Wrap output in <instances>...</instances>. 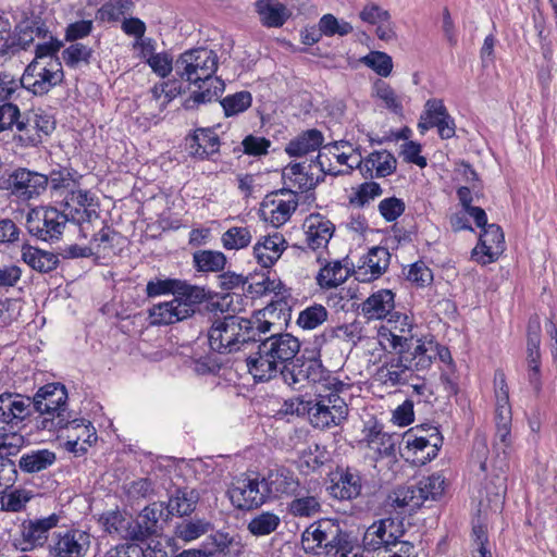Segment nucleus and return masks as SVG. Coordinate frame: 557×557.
I'll return each instance as SVG.
<instances>
[{
  "mask_svg": "<svg viewBox=\"0 0 557 557\" xmlns=\"http://www.w3.org/2000/svg\"><path fill=\"white\" fill-rule=\"evenodd\" d=\"M218 69V55L213 50L207 48L190 49L182 53L174 63L177 76L190 84L205 88L202 91L194 92L186 100L187 109L194 104L205 103L218 97L224 90V83L213 74Z\"/></svg>",
  "mask_w": 557,
  "mask_h": 557,
  "instance_id": "obj_1",
  "label": "nucleus"
},
{
  "mask_svg": "<svg viewBox=\"0 0 557 557\" xmlns=\"http://www.w3.org/2000/svg\"><path fill=\"white\" fill-rule=\"evenodd\" d=\"M396 354L386 357L377 369L379 380L388 386L408 383L414 372L429 369L436 356V347L432 341L417 339L413 349H389Z\"/></svg>",
  "mask_w": 557,
  "mask_h": 557,
  "instance_id": "obj_2",
  "label": "nucleus"
},
{
  "mask_svg": "<svg viewBox=\"0 0 557 557\" xmlns=\"http://www.w3.org/2000/svg\"><path fill=\"white\" fill-rule=\"evenodd\" d=\"M206 299L202 287L182 284L174 289L170 300L153 305L149 318L153 325H170L193 317L198 306Z\"/></svg>",
  "mask_w": 557,
  "mask_h": 557,
  "instance_id": "obj_3",
  "label": "nucleus"
},
{
  "mask_svg": "<svg viewBox=\"0 0 557 557\" xmlns=\"http://www.w3.org/2000/svg\"><path fill=\"white\" fill-rule=\"evenodd\" d=\"M314 399L307 403V413L310 423L318 429L338 425L347 418L348 406L341 396L346 385L339 381L322 384Z\"/></svg>",
  "mask_w": 557,
  "mask_h": 557,
  "instance_id": "obj_4",
  "label": "nucleus"
},
{
  "mask_svg": "<svg viewBox=\"0 0 557 557\" xmlns=\"http://www.w3.org/2000/svg\"><path fill=\"white\" fill-rule=\"evenodd\" d=\"M211 349L220 354H231L248 342H256L252 322L239 315L228 314L212 322L208 332Z\"/></svg>",
  "mask_w": 557,
  "mask_h": 557,
  "instance_id": "obj_5",
  "label": "nucleus"
},
{
  "mask_svg": "<svg viewBox=\"0 0 557 557\" xmlns=\"http://www.w3.org/2000/svg\"><path fill=\"white\" fill-rule=\"evenodd\" d=\"M64 77L59 59L33 60L25 69L21 85L34 95H45L62 83Z\"/></svg>",
  "mask_w": 557,
  "mask_h": 557,
  "instance_id": "obj_6",
  "label": "nucleus"
},
{
  "mask_svg": "<svg viewBox=\"0 0 557 557\" xmlns=\"http://www.w3.org/2000/svg\"><path fill=\"white\" fill-rule=\"evenodd\" d=\"M67 214L53 207H39L29 210L26 215V227L30 235L45 242L59 239L63 234Z\"/></svg>",
  "mask_w": 557,
  "mask_h": 557,
  "instance_id": "obj_7",
  "label": "nucleus"
},
{
  "mask_svg": "<svg viewBox=\"0 0 557 557\" xmlns=\"http://www.w3.org/2000/svg\"><path fill=\"white\" fill-rule=\"evenodd\" d=\"M347 535L348 533L342 531L337 521L324 519L305 530L301 536V544L307 552H314L321 548L329 555Z\"/></svg>",
  "mask_w": 557,
  "mask_h": 557,
  "instance_id": "obj_8",
  "label": "nucleus"
},
{
  "mask_svg": "<svg viewBox=\"0 0 557 557\" xmlns=\"http://www.w3.org/2000/svg\"><path fill=\"white\" fill-rule=\"evenodd\" d=\"M412 324L408 315L394 312L377 331L379 344L385 351L389 349H413Z\"/></svg>",
  "mask_w": 557,
  "mask_h": 557,
  "instance_id": "obj_9",
  "label": "nucleus"
},
{
  "mask_svg": "<svg viewBox=\"0 0 557 557\" xmlns=\"http://www.w3.org/2000/svg\"><path fill=\"white\" fill-rule=\"evenodd\" d=\"M298 207L297 194L282 189L268 195L261 203V214L265 221L278 227L285 224Z\"/></svg>",
  "mask_w": 557,
  "mask_h": 557,
  "instance_id": "obj_10",
  "label": "nucleus"
},
{
  "mask_svg": "<svg viewBox=\"0 0 557 557\" xmlns=\"http://www.w3.org/2000/svg\"><path fill=\"white\" fill-rule=\"evenodd\" d=\"M404 535L401 522L392 519H381L373 522L364 532L362 543L366 549L376 550L382 547L391 550L398 539Z\"/></svg>",
  "mask_w": 557,
  "mask_h": 557,
  "instance_id": "obj_11",
  "label": "nucleus"
},
{
  "mask_svg": "<svg viewBox=\"0 0 557 557\" xmlns=\"http://www.w3.org/2000/svg\"><path fill=\"white\" fill-rule=\"evenodd\" d=\"M232 503L240 509H252L261 506L268 495L265 480L243 478L237 480L230 491Z\"/></svg>",
  "mask_w": 557,
  "mask_h": 557,
  "instance_id": "obj_12",
  "label": "nucleus"
},
{
  "mask_svg": "<svg viewBox=\"0 0 557 557\" xmlns=\"http://www.w3.org/2000/svg\"><path fill=\"white\" fill-rule=\"evenodd\" d=\"M67 393L61 384H47L38 389L34 396L32 404L40 414H49L60 419L63 417L64 406L66 404Z\"/></svg>",
  "mask_w": 557,
  "mask_h": 557,
  "instance_id": "obj_13",
  "label": "nucleus"
},
{
  "mask_svg": "<svg viewBox=\"0 0 557 557\" xmlns=\"http://www.w3.org/2000/svg\"><path fill=\"white\" fill-rule=\"evenodd\" d=\"M284 382L294 389H300L307 383H320L323 376L322 366L317 360H306L302 362H290L281 369Z\"/></svg>",
  "mask_w": 557,
  "mask_h": 557,
  "instance_id": "obj_14",
  "label": "nucleus"
},
{
  "mask_svg": "<svg viewBox=\"0 0 557 557\" xmlns=\"http://www.w3.org/2000/svg\"><path fill=\"white\" fill-rule=\"evenodd\" d=\"M505 250V238L500 226L487 225L480 235L479 244L472 251V257L482 264L494 262Z\"/></svg>",
  "mask_w": 557,
  "mask_h": 557,
  "instance_id": "obj_15",
  "label": "nucleus"
},
{
  "mask_svg": "<svg viewBox=\"0 0 557 557\" xmlns=\"http://www.w3.org/2000/svg\"><path fill=\"white\" fill-rule=\"evenodd\" d=\"M261 343L263 354L265 356L270 354V357L274 358L278 367L282 366V368L289 366V361H293L300 349L299 341L287 333L272 334Z\"/></svg>",
  "mask_w": 557,
  "mask_h": 557,
  "instance_id": "obj_16",
  "label": "nucleus"
},
{
  "mask_svg": "<svg viewBox=\"0 0 557 557\" xmlns=\"http://www.w3.org/2000/svg\"><path fill=\"white\" fill-rule=\"evenodd\" d=\"M48 185V177L26 169L16 170L11 176L12 194L23 200H29L44 193Z\"/></svg>",
  "mask_w": 557,
  "mask_h": 557,
  "instance_id": "obj_17",
  "label": "nucleus"
},
{
  "mask_svg": "<svg viewBox=\"0 0 557 557\" xmlns=\"http://www.w3.org/2000/svg\"><path fill=\"white\" fill-rule=\"evenodd\" d=\"M58 517L51 515L47 518L25 521L22 524L21 540L18 547L22 552L32 550L42 546L48 540V532L58 524Z\"/></svg>",
  "mask_w": 557,
  "mask_h": 557,
  "instance_id": "obj_18",
  "label": "nucleus"
},
{
  "mask_svg": "<svg viewBox=\"0 0 557 557\" xmlns=\"http://www.w3.org/2000/svg\"><path fill=\"white\" fill-rule=\"evenodd\" d=\"M302 228L306 243L312 250L325 248L335 231L334 224L319 213L307 216L304 221Z\"/></svg>",
  "mask_w": 557,
  "mask_h": 557,
  "instance_id": "obj_19",
  "label": "nucleus"
},
{
  "mask_svg": "<svg viewBox=\"0 0 557 557\" xmlns=\"http://www.w3.org/2000/svg\"><path fill=\"white\" fill-rule=\"evenodd\" d=\"M398 437L383 432L377 424L366 426L363 429V437L361 443L366 444L369 455L373 459L382 457H393Z\"/></svg>",
  "mask_w": 557,
  "mask_h": 557,
  "instance_id": "obj_20",
  "label": "nucleus"
},
{
  "mask_svg": "<svg viewBox=\"0 0 557 557\" xmlns=\"http://www.w3.org/2000/svg\"><path fill=\"white\" fill-rule=\"evenodd\" d=\"M286 306L283 300L272 301L257 311L250 320L255 326L256 335L282 330V325L286 323Z\"/></svg>",
  "mask_w": 557,
  "mask_h": 557,
  "instance_id": "obj_21",
  "label": "nucleus"
},
{
  "mask_svg": "<svg viewBox=\"0 0 557 557\" xmlns=\"http://www.w3.org/2000/svg\"><path fill=\"white\" fill-rule=\"evenodd\" d=\"M91 544L87 532L74 530L59 535L53 546L57 557H85Z\"/></svg>",
  "mask_w": 557,
  "mask_h": 557,
  "instance_id": "obj_22",
  "label": "nucleus"
},
{
  "mask_svg": "<svg viewBox=\"0 0 557 557\" xmlns=\"http://www.w3.org/2000/svg\"><path fill=\"white\" fill-rule=\"evenodd\" d=\"M429 436L419 435L418 432L408 431L405 434L406 447L413 454H420L421 459H432L437 455L442 437L435 426L429 425Z\"/></svg>",
  "mask_w": 557,
  "mask_h": 557,
  "instance_id": "obj_23",
  "label": "nucleus"
},
{
  "mask_svg": "<svg viewBox=\"0 0 557 557\" xmlns=\"http://www.w3.org/2000/svg\"><path fill=\"white\" fill-rule=\"evenodd\" d=\"M286 248V240L280 233L262 237L253 247L258 263L263 268L272 267Z\"/></svg>",
  "mask_w": 557,
  "mask_h": 557,
  "instance_id": "obj_24",
  "label": "nucleus"
},
{
  "mask_svg": "<svg viewBox=\"0 0 557 557\" xmlns=\"http://www.w3.org/2000/svg\"><path fill=\"white\" fill-rule=\"evenodd\" d=\"M30 398L4 393L0 395V424H11L22 421L28 416Z\"/></svg>",
  "mask_w": 557,
  "mask_h": 557,
  "instance_id": "obj_25",
  "label": "nucleus"
},
{
  "mask_svg": "<svg viewBox=\"0 0 557 557\" xmlns=\"http://www.w3.org/2000/svg\"><path fill=\"white\" fill-rule=\"evenodd\" d=\"M255 7L261 24L270 28L282 27L292 15L288 8L278 0H258Z\"/></svg>",
  "mask_w": 557,
  "mask_h": 557,
  "instance_id": "obj_26",
  "label": "nucleus"
},
{
  "mask_svg": "<svg viewBox=\"0 0 557 557\" xmlns=\"http://www.w3.org/2000/svg\"><path fill=\"white\" fill-rule=\"evenodd\" d=\"M391 255L384 247H373L368 252L363 265L356 272L360 281H372L381 276L389 264Z\"/></svg>",
  "mask_w": 557,
  "mask_h": 557,
  "instance_id": "obj_27",
  "label": "nucleus"
},
{
  "mask_svg": "<svg viewBox=\"0 0 557 557\" xmlns=\"http://www.w3.org/2000/svg\"><path fill=\"white\" fill-rule=\"evenodd\" d=\"M162 515V504L153 503L145 507L137 518L136 525L132 528V532H127V534L135 540H145L152 534H157L159 519Z\"/></svg>",
  "mask_w": 557,
  "mask_h": 557,
  "instance_id": "obj_28",
  "label": "nucleus"
},
{
  "mask_svg": "<svg viewBox=\"0 0 557 557\" xmlns=\"http://www.w3.org/2000/svg\"><path fill=\"white\" fill-rule=\"evenodd\" d=\"M248 372L253 376L256 381H269L276 376L281 369L275 362V359L270 357V354L265 356L262 351V343L258 345V350L250 355L247 360Z\"/></svg>",
  "mask_w": 557,
  "mask_h": 557,
  "instance_id": "obj_29",
  "label": "nucleus"
},
{
  "mask_svg": "<svg viewBox=\"0 0 557 557\" xmlns=\"http://www.w3.org/2000/svg\"><path fill=\"white\" fill-rule=\"evenodd\" d=\"M346 148L351 149V146L349 145V143L343 140L324 146L323 151L319 152L317 157V162L321 171L331 175L344 174V170H339L332 163H330L329 156H334V159L339 165L347 166L349 153L345 151Z\"/></svg>",
  "mask_w": 557,
  "mask_h": 557,
  "instance_id": "obj_30",
  "label": "nucleus"
},
{
  "mask_svg": "<svg viewBox=\"0 0 557 557\" xmlns=\"http://www.w3.org/2000/svg\"><path fill=\"white\" fill-rule=\"evenodd\" d=\"M394 306V294L389 289H381L362 304V312L368 319L380 320L391 315Z\"/></svg>",
  "mask_w": 557,
  "mask_h": 557,
  "instance_id": "obj_31",
  "label": "nucleus"
},
{
  "mask_svg": "<svg viewBox=\"0 0 557 557\" xmlns=\"http://www.w3.org/2000/svg\"><path fill=\"white\" fill-rule=\"evenodd\" d=\"M265 486L268 494L295 495L299 490V481L292 471L281 468L269 474Z\"/></svg>",
  "mask_w": 557,
  "mask_h": 557,
  "instance_id": "obj_32",
  "label": "nucleus"
},
{
  "mask_svg": "<svg viewBox=\"0 0 557 557\" xmlns=\"http://www.w3.org/2000/svg\"><path fill=\"white\" fill-rule=\"evenodd\" d=\"M323 144V135L318 129H308L290 140L285 151L290 157H302L318 150Z\"/></svg>",
  "mask_w": 557,
  "mask_h": 557,
  "instance_id": "obj_33",
  "label": "nucleus"
},
{
  "mask_svg": "<svg viewBox=\"0 0 557 557\" xmlns=\"http://www.w3.org/2000/svg\"><path fill=\"white\" fill-rule=\"evenodd\" d=\"M349 276V269L341 261L325 262L317 275V283L323 289L336 288Z\"/></svg>",
  "mask_w": 557,
  "mask_h": 557,
  "instance_id": "obj_34",
  "label": "nucleus"
},
{
  "mask_svg": "<svg viewBox=\"0 0 557 557\" xmlns=\"http://www.w3.org/2000/svg\"><path fill=\"white\" fill-rule=\"evenodd\" d=\"M22 259L32 269L47 273L54 270L58 265V257L48 251L40 250L29 245H23Z\"/></svg>",
  "mask_w": 557,
  "mask_h": 557,
  "instance_id": "obj_35",
  "label": "nucleus"
},
{
  "mask_svg": "<svg viewBox=\"0 0 557 557\" xmlns=\"http://www.w3.org/2000/svg\"><path fill=\"white\" fill-rule=\"evenodd\" d=\"M495 397L496 410L495 419L496 424H511V406L509 401V388L506 383L504 373H498L495 377Z\"/></svg>",
  "mask_w": 557,
  "mask_h": 557,
  "instance_id": "obj_36",
  "label": "nucleus"
},
{
  "mask_svg": "<svg viewBox=\"0 0 557 557\" xmlns=\"http://www.w3.org/2000/svg\"><path fill=\"white\" fill-rule=\"evenodd\" d=\"M55 426L59 429H66L69 433L67 438L75 437L88 446H91V444L97 440L95 428L90 422H87L84 419H74L73 421L60 419L55 422Z\"/></svg>",
  "mask_w": 557,
  "mask_h": 557,
  "instance_id": "obj_37",
  "label": "nucleus"
},
{
  "mask_svg": "<svg viewBox=\"0 0 557 557\" xmlns=\"http://www.w3.org/2000/svg\"><path fill=\"white\" fill-rule=\"evenodd\" d=\"M198 495L195 491L177 490L168 503V511L180 517L189 516L196 509Z\"/></svg>",
  "mask_w": 557,
  "mask_h": 557,
  "instance_id": "obj_38",
  "label": "nucleus"
},
{
  "mask_svg": "<svg viewBox=\"0 0 557 557\" xmlns=\"http://www.w3.org/2000/svg\"><path fill=\"white\" fill-rule=\"evenodd\" d=\"M388 504L395 509L414 510L422 506L421 496L417 495L414 485L399 486L388 495Z\"/></svg>",
  "mask_w": 557,
  "mask_h": 557,
  "instance_id": "obj_39",
  "label": "nucleus"
},
{
  "mask_svg": "<svg viewBox=\"0 0 557 557\" xmlns=\"http://www.w3.org/2000/svg\"><path fill=\"white\" fill-rule=\"evenodd\" d=\"M55 461V454L48 449L34 450L20 459V468L28 473L42 471Z\"/></svg>",
  "mask_w": 557,
  "mask_h": 557,
  "instance_id": "obj_40",
  "label": "nucleus"
},
{
  "mask_svg": "<svg viewBox=\"0 0 557 557\" xmlns=\"http://www.w3.org/2000/svg\"><path fill=\"white\" fill-rule=\"evenodd\" d=\"M212 530V524L206 519L184 520L175 525V539L184 542L194 541Z\"/></svg>",
  "mask_w": 557,
  "mask_h": 557,
  "instance_id": "obj_41",
  "label": "nucleus"
},
{
  "mask_svg": "<svg viewBox=\"0 0 557 557\" xmlns=\"http://www.w3.org/2000/svg\"><path fill=\"white\" fill-rule=\"evenodd\" d=\"M417 495L421 496V504L426 500H436L441 497L445 490V479L440 473L431 474L422 478L417 485H414Z\"/></svg>",
  "mask_w": 557,
  "mask_h": 557,
  "instance_id": "obj_42",
  "label": "nucleus"
},
{
  "mask_svg": "<svg viewBox=\"0 0 557 557\" xmlns=\"http://www.w3.org/2000/svg\"><path fill=\"white\" fill-rule=\"evenodd\" d=\"M424 112L418 123V128L424 134L429 128L437 126L447 116V110L442 100L430 99L425 102Z\"/></svg>",
  "mask_w": 557,
  "mask_h": 557,
  "instance_id": "obj_43",
  "label": "nucleus"
},
{
  "mask_svg": "<svg viewBox=\"0 0 557 557\" xmlns=\"http://www.w3.org/2000/svg\"><path fill=\"white\" fill-rule=\"evenodd\" d=\"M190 148L193 153L200 158L209 157L210 154L218 152L219 138L210 129H198L193 137Z\"/></svg>",
  "mask_w": 557,
  "mask_h": 557,
  "instance_id": "obj_44",
  "label": "nucleus"
},
{
  "mask_svg": "<svg viewBox=\"0 0 557 557\" xmlns=\"http://www.w3.org/2000/svg\"><path fill=\"white\" fill-rule=\"evenodd\" d=\"M288 510L295 517H311L320 512L321 504L315 496L298 491L289 503Z\"/></svg>",
  "mask_w": 557,
  "mask_h": 557,
  "instance_id": "obj_45",
  "label": "nucleus"
},
{
  "mask_svg": "<svg viewBox=\"0 0 557 557\" xmlns=\"http://www.w3.org/2000/svg\"><path fill=\"white\" fill-rule=\"evenodd\" d=\"M281 519L277 515L263 511L253 517L248 523V530L256 536L269 535L280 525Z\"/></svg>",
  "mask_w": 557,
  "mask_h": 557,
  "instance_id": "obj_46",
  "label": "nucleus"
},
{
  "mask_svg": "<svg viewBox=\"0 0 557 557\" xmlns=\"http://www.w3.org/2000/svg\"><path fill=\"white\" fill-rule=\"evenodd\" d=\"M92 52L90 47L81 42H74L63 50L62 58L67 66L78 67L90 63Z\"/></svg>",
  "mask_w": 557,
  "mask_h": 557,
  "instance_id": "obj_47",
  "label": "nucleus"
},
{
  "mask_svg": "<svg viewBox=\"0 0 557 557\" xmlns=\"http://www.w3.org/2000/svg\"><path fill=\"white\" fill-rule=\"evenodd\" d=\"M336 497L342 499L356 498L361 492V479L357 473L346 472L333 486Z\"/></svg>",
  "mask_w": 557,
  "mask_h": 557,
  "instance_id": "obj_48",
  "label": "nucleus"
},
{
  "mask_svg": "<svg viewBox=\"0 0 557 557\" xmlns=\"http://www.w3.org/2000/svg\"><path fill=\"white\" fill-rule=\"evenodd\" d=\"M319 30L321 34L332 37L335 35L347 36L352 33L354 27L349 22L337 18L333 14H324L319 21Z\"/></svg>",
  "mask_w": 557,
  "mask_h": 557,
  "instance_id": "obj_49",
  "label": "nucleus"
},
{
  "mask_svg": "<svg viewBox=\"0 0 557 557\" xmlns=\"http://www.w3.org/2000/svg\"><path fill=\"white\" fill-rule=\"evenodd\" d=\"M194 261L199 271L216 272L223 270L226 258L220 251L203 250L194 255Z\"/></svg>",
  "mask_w": 557,
  "mask_h": 557,
  "instance_id": "obj_50",
  "label": "nucleus"
},
{
  "mask_svg": "<svg viewBox=\"0 0 557 557\" xmlns=\"http://www.w3.org/2000/svg\"><path fill=\"white\" fill-rule=\"evenodd\" d=\"M376 172L377 177L391 175L396 170L397 161L395 157L386 150L373 152L367 159Z\"/></svg>",
  "mask_w": 557,
  "mask_h": 557,
  "instance_id": "obj_51",
  "label": "nucleus"
},
{
  "mask_svg": "<svg viewBox=\"0 0 557 557\" xmlns=\"http://www.w3.org/2000/svg\"><path fill=\"white\" fill-rule=\"evenodd\" d=\"M361 62L383 77H387L393 70L392 58L382 51H371L361 59Z\"/></svg>",
  "mask_w": 557,
  "mask_h": 557,
  "instance_id": "obj_52",
  "label": "nucleus"
},
{
  "mask_svg": "<svg viewBox=\"0 0 557 557\" xmlns=\"http://www.w3.org/2000/svg\"><path fill=\"white\" fill-rule=\"evenodd\" d=\"M540 322L537 319L531 320L528 327L527 342V361L528 363H541L540 351Z\"/></svg>",
  "mask_w": 557,
  "mask_h": 557,
  "instance_id": "obj_53",
  "label": "nucleus"
},
{
  "mask_svg": "<svg viewBox=\"0 0 557 557\" xmlns=\"http://www.w3.org/2000/svg\"><path fill=\"white\" fill-rule=\"evenodd\" d=\"M252 97L249 91H239L232 96L225 97L221 104L225 115L231 116L244 112L251 106Z\"/></svg>",
  "mask_w": 557,
  "mask_h": 557,
  "instance_id": "obj_54",
  "label": "nucleus"
},
{
  "mask_svg": "<svg viewBox=\"0 0 557 557\" xmlns=\"http://www.w3.org/2000/svg\"><path fill=\"white\" fill-rule=\"evenodd\" d=\"M134 7L132 0H113L103 4L98 10V16L102 21H117L122 15L129 12Z\"/></svg>",
  "mask_w": 557,
  "mask_h": 557,
  "instance_id": "obj_55",
  "label": "nucleus"
},
{
  "mask_svg": "<svg viewBox=\"0 0 557 557\" xmlns=\"http://www.w3.org/2000/svg\"><path fill=\"white\" fill-rule=\"evenodd\" d=\"M103 525L107 532L110 534H117L124 537L131 535L127 532H132L131 521L120 511H111L103 517Z\"/></svg>",
  "mask_w": 557,
  "mask_h": 557,
  "instance_id": "obj_56",
  "label": "nucleus"
},
{
  "mask_svg": "<svg viewBox=\"0 0 557 557\" xmlns=\"http://www.w3.org/2000/svg\"><path fill=\"white\" fill-rule=\"evenodd\" d=\"M375 96L383 101L386 109L398 114L403 110L401 102L397 97L395 90L385 82L377 81L374 84Z\"/></svg>",
  "mask_w": 557,
  "mask_h": 557,
  "instance_id": "obj_57",
  "label": "nucleus"
},
{
  "mask_svg": "<svg viewBox=\"0 0 557 557\" xmlns=\"http://www.w3.org/2000/svg\"><path fill=\"white\" fill-rule=\"evenodd\" d=\"M251 242V234L246 227H231L222 236L226 249H242Z\"/></svg>",
  "mask_w": 557,
  "mask_h": 557,
  "instance_id": "obj_58",
  "label": "nucleus"
},
{
  "mask_svg": "<svg viewBox=\"0 0 557 557\" xmlns=\"http://www.w3.org/2000/svg\"><path fill=\"white\" fill-rule=\"evenodd\" d=\"M326 318V309L321 305H315L301 311L297 322L301 327L312 330L322 324Z\"/></svg>",
  "mask_w": 557,
  "mask_h": 557,
  "instance_id": "obj_59",
  "label": "nucleus"
},
{
  "mask_svg": "<svg viewBox=\"0 0 557 557\" xmlns=\"http://www.w3.org/2000/svg\"><path fill=\"white\" fill-rule=\"evenodd\" d=\"M67 216L71 215L74 221H76L78 224H94L102 225L103 221L100 220V216L97 211V205L81 207V208H74L73 210H69V213H66ZM82 231L84 233L87 232V226H82Z\"/></svg>",
  "mask_w": 557,
  "mask_h": 557,
  "instance_id": "obj_60",
  "label": "nucleus"
},
{
  "mask_svg": "<svg viewBox=\"0 0 557 557\" xmlns=\"http://www.w3.org/2000/svg\"><path fill=\"white\" fill-rule=\"evenodd\" d=\"M406 278L418 287H424L432 283L433 273L424 262L418 261L409 267Z\"/></svg>",
  "mask_w": 557,
  "mask_h": 557,
  "instance_id": "obj_61",
  "label": "nucleus"
},
{
  "mask_svg": "<svg viewBox=\"0 0 557 557\" xmlns=\"http://www.w3.org/2000/svg\"><path fill=\"white\" fill-rule=\"evenodd\" d=\"M18 134L15 135V139L18 140L23 146H36L42 140L41 133L35 128V125L29 119L26 122L18 121L16 123Z\"/></svg>",
  "mask_w": 557,
  "mask_h": 557,
  "instance_id": "obj_62",
  "label": "nucleus"
},
{
  "mask_svg": "<svg viewBox=\"0 0 557 557\" xmlns=\"http://www.w3.org/2000/svg\"><path fill=\"white\" fill-rule=\"evenodd\" d=\"M379 210L386 221L392 222L403 214L405 203L399 198L391 197L380 202Z\"/></svg>",
  "mask_w": 557,
  "mask_h": 557,
  "instance_id": "obj_63",
  "label": "nucleus"
},
{
  "mask_svg": "<svg viewBox=\"0 0 557 557\" xmlns=\"http://www.w3.org/2000/svg\"><path fill=\"white\" fill-rule=\"evenodd\" d=\"M144 549L136 543H123L110 548L104 557H144Z\"/></svg>",
  "mask_w": 557,
  "mask_h": 557,
  "instance_id": "obj_64",
  "label": "nucleus"
}]
</instances>
